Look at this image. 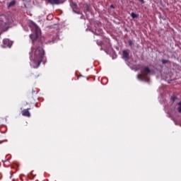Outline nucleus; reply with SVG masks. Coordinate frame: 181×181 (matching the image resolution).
Wrapping results in <instances>:
<instances>
[{
	"mask_svg": "<svg viewBox=\"0 0 181 181\" xmlns=\"http://www.w3.org/2000/svg\"><path fill=\"white\" fill-rule=\"evenodd\" d=\"M30 59L32 62L31 66L33 69H38L42 62H45V50L42 47H32L30 52Z\"/></svg>",
	"mask_w": 181,
	"mask_h": 181,
	"instance_id": "nucleus-1",
	"label": "nucleus"
},
{
	"mask_svg": "<svg viewBox=\"0 0 181 181\" xmlns=\"http://www.w3.org/2000/svg\"><path fill=\"white\" fill-rule=\"evenodd\" d=\"M140 70L141 74L138 75L139 80H141L142 81H149V78L148 77V76H149V74H151V73L152 72L151 69H149V66H141Z\"/></svg>",
	"mask_w": 181,
	"mask_h": 181,
	"instance_id": "nucleus-2",
	"label": "nucleus"
},
{
	"mask_svg": "<svg viewBox=\"0 0 181 181\" xmlns=\"http://www.w3.org/2000/svg\"><path fill=\"white\" fill-rule=\"evenodd\" d=\"M8 23H9V18H8V16L5 14L0 15V29L1 30L5 29L8 25Z\"/></svg>",
	"mask_w": 181,
	"mask_h": 181,
	"instance_id": "nucleus-3",
	"label": "nucleus"
},
{
	"mask_svg": "<svg viewBox=\"0 0 181 181\" xmlns=\"http://www.w3.org/2000/svg\"><path fill=\"white\" fill-rule=\"evenodd\" d=\"M39 35H40V29L39 27H35V33L34 34L30 35V38L31 39L32 42H35V41L39 37Z\"/></svg>",
	"mask_w": 181,
	"mask_h": 181,
	"instance_id": "nucleus-4",
	"label": "nucleus"
},
{
	"mask_svg": "<svg viewBox=\"0 0 181 181\" xmlns=\"http://www.w3.org/2000/svg\"><path fill=\"white\" fill-rule=\"evenodd\" d=\"M29 110H30V108L24 109L22 111V115L23 117H28L29 118L30 117V112H29Z\"/></svg>",
	"mask_w": 181,
	"mask_h": 181,
	"instance_id": "nucleus-5",
	"label": "nucleus"
},
{
	"mask_svg": "<svg viewBox=\"0 0 181 181\" xmlns=\"http://www.w3.org/2000/svg\"><path fill=\"white\" fill-rule=\"evenodd\" d=\"M4 45L6 46L7 47H11L12 46V42L8 39H4L3 40Z\"/></svg>",
	"mask_w": 181,
	"mask_h": 181,
	"instance_id": "nucleus-6",
	"label": "nucleus"
},
{
	"mask_svg": "<svg viewBox=\"0 0 181 181\" xmlns=\"http://www.w3.org/2000/svg\"><path fill=\"white\" fill-rule=\"evenodd\" d=\"M123 58L126 59V60H129V52H128V51H123Z\"/></svg>",
	"mask_w": 181,
	"mask_h": 181,
	"instance_id": "nucleus-7",
	"label": "nucleus"
},
{
	"mask_svg": "<svg viewBox=\"0 0 181 181\" xmlns=\"http://www.w3.org/2000/svg\"><path fill=\"white\" fill-rule=\"evenodd\" d=\"M49 4L51 5H59L60 4V0H47Z\"/></svg>",
	"mask_w": 181,
	"mask_h": 181,
	"instance_id": "nucleus-8",
	"label": "nucleus"
},
{
	"mask_svg": "<svg viewBox=\"0 0 181 181\" xmlns=\"http://www.w3.org/2000/svg\"><path fill=\"white\" fill-rule=\"evenodd\" d=\"M131 16H132V18H133V19L138 18V15L135 14V13H132Z\"/></svg>",
	"mask_w": 181,
	"mask_h": 181,
	"instance_id": "nucleus-9",
	"label": "nucleus"
},
{
	"mask_svg": "<svg viewBox=\"0 0 181 181\" xmlns=\"http://www.w3.org/2000/svg\"><path fill=\"white\" fill-rule=\"evenodd\" d=\"M178 112L181 113V101L178 103Z\"/></svg>",
	"mask_w": 181,
	"mask_h": 181,
	"instance_id": "nucleus-10",
	"label": "nucleus"
},
{
	"mask_svg": "<svg viewBox=\"0 0 181 181\" xmlns=\"http://www.w3.org/2000/svg\"><path fill=\"white\" fill-rule=\"evenodd\" d=\"M16 2L15 1H12L9 3L8 4V6L11 7V6H13V5H15Z\"/></svg>",
	"mask_w": 181,
	"mask_h": 181,
	"instance_id": "nucleus-11",
	"label": "nucleus"
},
{
	"mask_svg": "<svg viewBox=\"0 0 181 181\" xmlns=\"http://www.w3.org/2000/svg\"><path fill=\"white\" fill-rule=\"evenodd\" d=\"M168 62H169V60L168 59H162L163 64H166V63H168Z\"/></svg>",
	"mask_w": 181,
	"mask_h": 181,
	"instance_id": "nucleus-12",
	"label": "nucleus"
},
{
	"mask_svg": "<svg viewBox=\"0 0 181 181\" xmlns=\"http://www.w3.org/2000/svg\"><path fill=\"white\" fill-rule=\"evenodd\" d=\"M96 43H97L98 46H102L103 45V42L101 41L97 40Z\"/></svg>",
	"mask_w": 181,
	"mask_h": 181,
	"instance_id": "nucleus-13",
	"label": "nucleus"
},
{
	"mask_svg": "<svg viewBox=\"0 0 181 181\" xmlns=\"http://www.w3.org/2000/svg\"><path fill=\"white\" fill-rule=\"evenodd\" d=\"M171 101H173V103H174V101H176V98L175 96H172Z\"/></svg>",
	"mask_w": 181,
	"mask_h": 181,
	"instance_id": "nucleus-14",
	"label": "nucleus"
},
{
	"mask_svg": "<svg viewBox=\"0 0 181 181\" xmlns=\"http://www.w3.org/2000/svg\"><path fill=\"white\" fill-rule=\"evenodd\" d=\"M128 43H129V46H132V40H129L128 41Z\"/></svg>",
	"mask_w": 181,
	"mask_h": 181,
	"instance_id": "nucleus-15",
	"label": "nucleus"
},
{
	"mask_svg": "<svg viewBox=\"0 0 181 181\" xmlns=\"http://www.w3.org/2000/svg\"><path fill=\"white\" fill-rule=\"evenodd\" d=\"M139 2H141V4H145V1L144 0H139Z\"/></svg>",
	"mask_w": 181,
	"mask_h": 181,
	"instance_id": "nucleus-16",
	"label": "nucleus"
},
{
	"mask_svg": "<svg viewBox=\"0 0 181 181\" xmlns=\"http://www.w3.org/2000/svg\"><path fill=\"white\" fill-rule=\"evenodd\" d=\"M110 8H112V9H115V6H114V5L112 4L110 6Z\"/></svg>",
	"mask_w": 181,
	"mask_h": 181,
	"instance_id": "nucleus-17",
	"label": "nucleus"
},
{
	"mask_svg": "<svg viewBox=\"0 0 181 181\" xmlns=\"http://www.w3.org/2000/svg\"><path fill=\"white\" fill-rule=\"evenodd\" d=\"M37 77H39V74L35 75V76H34V78H37Z\"/></svg>",
	"mask_w": 181,
	"mask_h": 181,
	"instance_id": "nucleus-18",
	"label": "nucleus"
},
{
	"mask_svg": "<svg viewBox=\"0 0 181 181\" xmlns=\"http://www.w3.org/2000/svg\"><path fill=\"white\" fill-rule=\"evenodd\" d=\"M89 9H90V8H88V6H87V7H86V11H89Z\"/></svg>",
	"mask_w": 181,
	"mask_h": 181,
	"instance_id": "nucleus-19",
	"label": "nucleus"
},
{
	"mask_svg": "<svg viewBox=\"0 0 181 181\" xmlns=\"http://www.w3.org/2000/svg\"><path fill=\"white\" fill-rule=\"evenodd\" d=\"M74 6L77 7V4H74Z\"/></svg>",
	"mask_w": 181,
	"mask_h": 181,
	"instance_id": "nucleus-20",
	"label": "nucleus"
},
{
	"mask_svg": "<svg viewBox=\"0 0 181 181\" xmlns=\"http://www.w3.org/2000/svg\"><path fill=\"white\" fill-rule=\"evenodd\" d=\"M98 25H101V23H98Z\"/></svg>",
	"mask_w": 181,
	"mask_h": 181,
	"instance_id": "nucleus-21",
	"label": "nucleus"
}]
</instances>
